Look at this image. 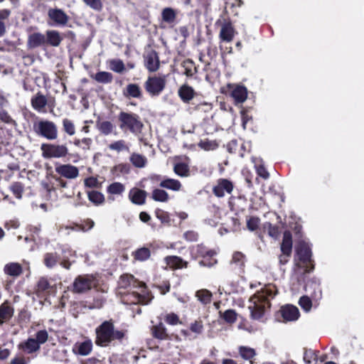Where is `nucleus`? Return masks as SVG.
Here are the masks:
<instances>
[{
    "label": "nucleus",
    "instance_id": "obj_53",
    "mask_svg": "<svg viewBox=\"0 0 364 364\" xmlns=\"http://www.w3.org/2000/svg\"><path fill=\"white\" fill-rule=\"evenodd\" d=\"M155 215L162 224L166 225H171L170 215L168 212L160 208H156L155 210Z\"/></svg>",
    "mask_w": 364,
    "mask_h": 364
},
{
    "label": "nucleus",
    "instance_id": "obj_25",
    "mask_svg": "<svg viewBox=\"0 0 364 364\" xmlns=\"http://www.w3.org/2000/svg\"><path fill=\"white\" fill-rule=\"evenodd\" d=\"M164 260L166 264L172 269H186L188 267V262L178 256H166Z\"/></svg>",
    "mask_w": 364,
    "mask_h": 364
},
{
    "label": "nucleus",
    "instance_id": "obj_19",
    "mask_svg": "<svg viewBox=\"0 0 364 364\" xmlns=\"http://www.w3.org/2000/svg\"><path fill=\"white\" fill-rule=\"evenodd\" d=\"M196 94L194 88L188 83H183L178 90V96L183 103H189Z\"/></svg>",
    "mask_w": 364,
    "mask_h": 364
},
{
    "label": "nucleus",
    "instance_id": "obj_23",
    "mask_svg": "<svg viewBox=\"0 0 364 364\" xmlns=\"http://www.w3.org/2000/svg\"><path fill=\"white\" fill-rule=\"evenodd\" d=\"M178 12L171 7H166L161 11V21L173 28L177 23Z\"/></svg>",
    "mask_w": 364,
    "mask_h": 364
},
{
    "label": "nucleus",
    "instance_id": "obj_27",
    "mask_svg": "<svg viewBox=\"0 0 364 364\" xmlns=\"http://www.w3.org/2000/svg\"><path fill=\"white\" fill-rule=\"evenodd\" d=\"M18 348L26 354H32L38 351L41 348L38 343L33 338H28L27 340L21 342L18 345Z\"/></svg>",
    "mask_w": 364,
    "mask_h": 364
},
{
    "label": "nucleus",
    "instance_id": "obj_5",
    "mask_svg": "<svg viewBox=\"0 0 364 364\" xmlns=\"http://www.w3.org/2000/svg\"><path fill=\"white\" fill-rule=\"evenodd\" d=\"M190 254L194 260L200 259L198 264L201 267L210 268L218 263V259L215 258L217 252L213 249H209L203 243L191 247Z\"/></svg>",
    "mask_w": 364,
    "mask_h": 364
},
{
    "label": "nucleus",
    "instance_id": "obj_49",
    "mask_svg": "<svg viewBox=\"0 0 364 364\" xmlns=\"http://www.w3.org/2000/svg\"><path fill=\"white\" fill-rule=\"evenodd\" d=\"M11 15V11L8 9H0V37L6 33L5 21L8 20Z\"/></svg>",
    "mask_w": 364,
    "mask_h": 364
},
{
    "label": "nucleus",
    "instance_id": "obj_39",
    "mask_svg": "<svg viewBox=\"0 0 364 364\" xmlns=\"http://www.w3.org/2000/svg\"><path fill=\"white\" fill-rule=\"evenodd\" d=\"M46 44L57 47L60 44L62 38L60 37L59 32L56 31H48L46 32Z\"/></svg>",
    "mask_w": 364,
    "mask_h": 364
},
{
    "label": "nucleus",
    "instance_id": "obj_17",
    "mask_svg": "<svg viewBox=\"0 0 364 364\" xmlns=\"http://www.w3.org/2000/svg\"><path fill=\"white\" fill-rule=\"evenodd\" d=\"M48 16L53 24L58 26H65L68 21L69 16L66 13L60 9H50L48 11Z\"/></svg>",
    "mask_w": 364,
    "mask_h": 364
},
{
    "label": "nucleus",
    "instance_id": "obj_35",
    "mask_svg": "<svg viewBox=\"0 0 364 364\" xmlns=\"http://www.w3.org/2000/svg\"><path fill=\"white\" fill-rule=\"evenodd\" d=\"M151 250L149 247H142L137 248L136 250L132 252V256L134 259L139 262H144L148 260L151 257Z\"/></svg>",
    "mask_w": 364,
    "mask_h": 364
},
{
    "label": "nucleus",
    "instance_id": "obj_2",
    "mask_svg": "<svg viewBox=\"0 0 364 364\" xmlns=\"http://www.w3.org/2000/svg\"><path fill=\"white\" fill-rule=\"evenodd\" d=\"M74 255L75 252L68 245H58L55 251L43 255V263L48 269H53L59 264L65 269H70L72 265L70 258Z\"/></svg>",
    "mask_w": 364,
    "mask_h": 364
},
{
    "label": "nucleus",
    "instance_id": "obj_57",
    "mask_svg": "<svg viewBox=\"0 0 364 364\" xmlns=\"http://www.w3.org/2000/svg\"><path fill=\"white\" fill-rule=\"evenodd\" d=\"M10 190L16 198L21 199L24 191V187L22 183L16 181L11 184Z\"/></svg>",
    "mask_w": 364,
    "mask_h": 364
},
{
    "label": "nucleus",
    "instance_id": "obj_20",
    "mask_svg": "<svg viewBox=\"0 0 364 364\" xmlns=\"http://www.w3.org/2000/svg\"><path fill=\"white\" fill-rule=\"evenodd\" d=\"M46 44V36L39 32L33 33L28 36L26 46L28 49H34Z\"/></svg>",
    "mask_w": 364,
    "mask_h": 364
},
{
    "label": "nucleus",
    "instance_id": "obj_13",
    "mask_svg": "<svg viewBox=\"0 0 364 364\" xmlns=\"http://www.w3.org/2000/svg\"><path fill=\"white\" fill-rule=\"evenodd\" d=\"M275 318L280 322H289L296 321L300 313L299 309L291 304H286L280 307L279 310L275 313Z\"/></svg>",
    "mask_w": 364,
    "mask_h": 364
},
{
    "label": "nucleus",
    "instance_id": "obj_43",
    "mask_svg": "<svg viewBox=\"0 0 364 364\" xmlns=\"http://www.w3.org/2000/svg\"><path fill=\"white\" fill-rule=\"evenodd\" d=\"M96 126L101 134L107 136L112 133L114 129L113 124L109 121H100L96 122Z\"/></svg>",
    "mask_w": 364,
    "mask_h": 364
},
{
    "label": "nucleus",
    "instance_id": "obj_30",
    "mask_svg": "<svg viewBox=\"0 0 364 364\" xmlns=\"http://www.w3.org/2000/svg\"><path fill=\"white\" fill-rule=\"evenodd\" d=\"M181 67L183 68L182 74L188 78H192L198 73V68L192 59L183 60L181 63Z\"/></svg>",
    "mask_w": 364,
    "mask_h": 364
},
{
    "label": "nucleus",
    "instance_id": "obj_3",
    "mask_svg": "<svg viewBox=\"0 0 364 364\" xmlns=\"http://www.w3.org/2000/svg\"><path fill=\"white\" fill-rule=\"evenodd\" d=\"M96 338L95 343L97 346L107 347L112 341H121L125 336V332L115 330L112 319L103 321L95 328Z\"/></svg>",
    "mask_w": 364,
    "mask_h": 364
},
{
    "label": "nucleus",
    "instance_id": "obj_11",
    "mask_svg": "<svg viewBox=\"0 0 364 364\" xmlns=\"http://www.w3.org/2000/svg\"><path fill=\"white\" fill-rule=\"evenodd\" d=\"M260 294H254L250 298V302L252 303L249 306L251 318L254 320H259L263 317L267 308H270L271 303L266 300L264 296Z\"/></svg>",
    "mask_w": 364,
    "mask_h": 364
},
{
    "label": "nucleus",
    "instance_id": "obj_4",
    "mask_svg": "<svg viewBox=\"0 0 364 364\" xmlns=\"http://www.w3.org/2000/svg\"><path fill=\"white\" fill-rule=\"evenodd\" d=\"M117 122L119 129L124 133L130 132L134 135H139L144 129L139 115L132 112H120L117 116Z\"/></svg>",
    "mask_w": 364,
    "mask_h": 364
},
{
    "label": "nucleus",
    "instance_id": "obj_9",
    "mask_svg": "<svg viewBox=\"0 0 364 364\" xmlns=\"http://www.w3.org/2000/svg\"><path fill=\"white\" fill-rule=\"evenodd\" d=\"M33 129L38 136L50 141H54L58 137V128L56 124L50 120L40 119L34 122Z\"/></svg>",
    "mask_w": 364,
    "mask_h": 364
},
{
    "label": "nucleus",
    "instance_id": "obj_24",
    "mask_svg": "<svg viewBox=\"0 0 364 364\" xmlns=\"http://www.w3.org/2000/svg\"><path fill=\"white\" fill-rule=\"evenodd\" d=\"M235 30L230 21H225L221 26L219 38L222 41L231 42L235 36Z\"/></svg>",
    "mask_w": 364,
    "mask_h": 364
},
{
    "label": "nucleus",
    "instance_id": "obj_21",
    "mask_svg": "<svg viewBox=\"0 0 364 364\" xmlns=\"http://www.w3.org/2000/svg\"><path fill=\"white\" fill-rule=\"evenodd\" d=\"M150 332L153 338L159 341L171 340V336L167 332V328L162 322L153 325L150 328Z\"/></svg>",
    "mask_w": 364,
    "mask_h": 364
},
{
    "label": "nucleus",
    "instance_id": "obj_22",
    "mask_svg": "<svg viewBox=\"0 0 364 364\" xmlns=\"http://www.w3.org/2000/svg\"><path fill=\"white\" fill-rule=\"evenodd\" d=\"M147 193L146 191L138 188L130 189L128 197L131 202L135 205H141L146 203Z\"/></svg>",
    "mask_w": 364,
    "mask_h": 364
},
{
    "label": "nucleus",
    "instance_id": "obj_28",
    "mask_svg": "<svg viewBox=\"0 0 364 364\" xmlns=\"http://www.w3.org/2000/svg\"><path fill=\"white\" fill-rule=\"evenodd\" d=\"M52 286L46 277H41L38 281L35 287V293L38 297H43L47 296Z\"/></svg>",
    "mask_w": 364,
    "mask_h": 364
},
{
    "label": "nucleus",
    "instance_id": "obj_32",
    "mask_svg": "<svg viewBox=\"0 0 364 364\" xmlns=\"http://www.w3.org/2000/svg\"><path fill=\"white\" fill-rule=\"evenodd\" d=\"M227 150L229 153H237L240 156L244 157L245 147L243 143H239L237 139H232L227 144Z\"/></svg>",
    "mask_w": 364,
    "mask_h": 364
},
{
    "label": "nucleus",
    "instance_id": "obj_60",
    "mask_svg": "<svg viewBox=\"0 0 364 364\" xmlns=\"http://www.w3.org/2000/svg\"><path fill=\"white\" fill-rule=\"evenodd\" d=\"M31 313L28 309L23 308L21 309L18 314L17 321L18 323H28L31 320Z\"/></svg>",
    "mask_w": 364,
    "mask_h": 364
},
{
    "label": "nucleus",
    "instance_id": "obj_14",
    "mask_svg": "<svg viewBox=\"0 0 364 364\" xmlns=\"http://www.w3.org/2000/svg\"><path fill=\"white\" fill-rule=\"evenodd\" d=\"M227 88L229 95L233 99L235 105L238 106L247 100L248 91L245 85L229 83L227 85Z\"/></svg>",
    "mask_w": 364,
    "mask_h": 364
},
{
    "label": "nucleus",
    "instance_id": "obj_63",
    "mask_svg": "<svg viewBox=\"0 0 364 364\" xmlns=\"http://www.w3.org/2000/svg\"><path fill=\"white\" fill-rule=\"evenodd\" d=\"M299 304L303 310L309 311L312 306V301L308 296H302L299 300Z\"/></svg>",
    "mask_w": 364,
    "mask_h": 364
},
{
    "label": "nucleus",
    "instance_id": "obj_61",
    "mask_svg": "<svg viewBox=\"0 0 364 364\" xmlns=\"http://www.w3.org/2000/svg\"><path fill=\"white\" fill-rule=\"evenodd\" d=\"M164 321L167 324L171 326L181 324L179 316L173 312L167 314L164 317Z\"/></svg>",
    "mask_w": 364,
    "mask_h": 364
},
{
    "label": "nucleus",
    "instance_id": "obj_33",
    "mask_svg": "<svg viewBox=\"0 0 364 364\" xmlns=\"http://www.w3.org/2000/svg\"><path fill=\"white\" fill-rule=\"evenodd\" d=\"M92 349V343L88 339L81 343H77L73 348V351L80 355H88Z\"/></svg>",
    "mask_w": 364,
    "mask_h": 364
},
{
    "label": "nucleus",
    "instance_id": "obj_50",
    "mask_svg": "<svg viewBox=\"0 0 364 364\" xmlns=\"http://www.w3.org/2000/svg\"><path fill=\"white\" fill-rule=\"evenodd\" d=\"M196 296L198 299L203 304H208L211 302L212 293L207 289H200L196 291Z\"/></svg>",
    "mask_w": 364,
    "mask_h": 364
},
{
    "label": "nucleus",
    "instance_id": "obj_34",
    "mask_svg": "<svg viewBox=\"0 0 364 364\" xmlns=\"http://www.w3.org/2000/svg\"><path fill=\"white\" fill-rule=\"evenodd\" d=\"M159 185L163 188L173 191H179L182 188V184L178 180L170 178H164Z\"/></svg>",
    "mask_w": 364,
    "mask_h": 364
},
{
    "label": "nucleus",
    "instance_id": "obj_64",
    "mask_svg": "<svg viewBox=\"0 0 364 364\" xmlns=\"http://www.w3.org/2000/svg\"><path fill=\"white\" fill-rule=\"evenodd\" d=\"M87 6L93 10L100 11L102 9L103 4L101 0H82Z\"/></svg>",
    "mask_w": 364,
    "mask_h": 364
},
{
    "label": "nucleus",
    "instance_id": "obj_42",
    "mask_svg": "<svg viewBox=\"0 0 364 364\" xmlns=\"http://www.w3.org/2000/svg\"><path fill=\"white\" fill-rule=\"evenodd\" d=\"M151 198L156 202L166 203L169 200L168 193L164 189L155 188L151 193Z\"/></svg>",
    "mask_w": 364,
    "mask_h": 364
},
{
    "label": "nucleus",
    "instance_id": "obj_38",
    "mask_svg": "<svg viewBox=\"0 0 364 364\" xmlns=\"http://www.w3.org/2000/svg\"><path fill=\"white\" fill-rule=\"evenodd\" d=\"M252 161L255 164L257 174L264 180L268 179L269 178V173L265 168L262 161L255 157H252Z\"/></svg>",
    "mask_w": 364,
    "mask_h": 364
},
{
    "label": "nucleus",
    "instance_id": "obj_52",
    "mask_svg": "<svg viewBox=\"0 0 364 364\" xmlns=\"http://www.w3.org/2000/svg\"><path fill=\"white\" fill-rule=\"evenodd\" d=\"M1 123L11 126L16 125V121L12 118L10 114L4 108H0V124Z\"/></svg>",
    "mask_w": 364,
    "mask_h": 364
},
{
    "label": "nucleus",
    "instance_id": "obj_8",
    "mask_svg": "<svg viewBox=\"0 0 364 364\" xmlns=\"http://www.w3.org/2000/svg\"><path fill=\"white\" fill-rule=\"evenodd\" d=\"M311 257V248L309 243L304 240L299 241L295 246V259L303 264L305 272L309 273L314 269V262Z\"/></svg>",
    "mask_w": 364,
    "mask_h": 364
},
{
    "label": "nucleus",
    "instance_id": "obj_12",
    "mask_svg": "<svg viewBox=\"0 0 364 364\" xmlns=\"http://www.w3.org/2000/svg\"><path fill=\"white\" fill-rule=\"evenodd\" d=\"M165 76H149L144 84L146 92L151 97L159 96L165 89Z\"/></svg>",
    "mask_w": 364,
    "mask_h": 364
},
{
    "label": "nucleus",
    "instance_id": "obj_54",
    "mask_svg": "<svg viewBox=\"0 0 364 364\" xmlns=\"http://www.w3.org/2000/svg\"><path fill=\"white\" fill-rule=\"evenodd\" d=\"M231 262L235 264L240 269H243L245 264V255L241 252H235Z\"/></svg>",
    "mask_w": 364,
    "mask_h": 364
},
{
    "label": "nucleus",
    "instance_id": "obj_31",
    "mask_svg": "<svg viewBox=\"0 0 364 364\" xmlns=\"http://www.w3.org/2000/svg\"><path fill=\"white\" fill-rule=\"evenodd\" d=\"M123 95L127 98L141 99L143 97L141 89L138 84H128L123 90Z\"/></svg>",
    "mask_w": 364,
    "mask_h": 364
},
{
    "label": "nucleus",
    "instance_id": "obj_51",
    "mask_svg": "<svg viewBox=\"0 0 364 364\" xmlns=\"http://www.w3.org/2000/svg\"><path fill=\"white\" fill-rule=\"evenodd\" d=\"M63 131L69 136H73L75 134V126L73 122L68 119L64 118L62 121Z\"/></svg>",
    "mask_w": 364,
    "mask_h": 364
},
{
    "label": "nucleus",
    "instance_id": "obj_45",
    "mask_svg": "<svg viewBox=\"0 0 364 364\" xmlns=\"http://www.w3.org/2000/svg\"><path fill=\"white\" fill-rule=\"evenodd\" d=\"M134 167L144 168L147 164V159L142 154L133 153L129 158Z\"/></svg>",
    "mask_w": 364,
    "mask_h": 364
},
{
    "label": "nucleus",
    "instance_id": "obj_56",
    "mask_svg": "<svg viewBox=\"0 0 364 364\" xmlns=\"http://www.w3.org/2000/svg\"><path fill=\"white\" fill-rule=\"evenodd\" d=\"M108 148L112 151H117V152H120L122 151H128L129 147L126 144L125 141L120 139L118 141H115L108 145Z\"/></svg>",
    "mask_w": 364,
    "mask_h": 364
},
{
    "label": "nucleus",
    "instance_id": "obj_59",
    "mask_svg": "<svg viewBox=\"0 0 364 364\" xmlns=\"http://www.w3.org/2000/svg\"><path fill=\"white\" fill-rule=\"evenodd\" d=\"M260 219L258 217L250 216L247 218V228L250 231H255L259 229Z\"/></svg>",
    "mask_w": 364,
    "mask_h": 364
},
{
    "label": "nucleus",
    "instance_id": "obj_29",
    "mask_svg": "<svg viewBox=\"0 0 364 364\" xmlns=\"http://www.w3.org/2000/svg\"><path fill=\"white\" fill-rule=\"evenodd\" d=\"M292 235L289 230H285L281 243V252L286 256H291L292 253Z\"/></svg>",
    "mask_w": 364,
    "mask_h": 364
},
{
    "label": "nucleus",
    "instance_id": "obj_15",
    "mask_svg": "<svg viewBox=\"0 0 364 364\" xmlns=\"http://www.w3.org/2000/svg\"><path fill=\"white\" fill-rule=\"evenodd\" d=\"M144 67L151 73L157 71L160 68V59L158 52L153 49L151 46L146 49L144 54Z\"/></svg>",
    "mask_w": 364,
    "mask_h": 364
},
{
    "label": "nucleus",
    "instance_id": "obj_26",
    "mask_svg": "<svg viewBox=\"0 0 364 364\" xmlns=\"http://www.w3.org/2000/svg\"><path fill=\"white\" fill-rule=\"evenodd\" d=\"M31 104L33 109L39 112H43L45 107L48 105V99L42 92L38 91L36 95L32 96Z\"/></svg>",
    "mask_w": 364,
    "mask_h": 364
},
{
    "label": "nucleus",
    "instance_id": "obj_47",
    "mask_svg": "<svg viewBox=\"0 0 364 364\" xmlns=\"http://www.w3.org/2000/svg\"><path fill=\"white\" fill-rule=\"evenodd\" d=\"M87 197L90 202L95 205H99L105 202L104 195L98 191H87Z\"/></svg>",
    "mask_w": 364,
    "mask_h": 364
},
{
    "label": "nucleus",
    "instance_id": "obj_41",
    "mask_svg": "<svg viewBox=\"0 0 364 364\" xmlns=\"http://www.w3.org/2000/svg\"><path fill=\"white\" fill-rule=\"evenodd\" d=\"M262 294L261 296H264L266 300L269 301L271 299H273L275 295L277 294V289L275 285L268 284L265 286L264 289L261 291H257L255 294Z\"/></svg>",
    "mask_w": 364,
    "mask_h": 364
},
{
    "label": "nucleus",
    "instance_id": "obj_40",
    "mask_svg": "<svg viewBox=\"0 0 364 364\" xmlns=\"http://www.w3.org/2000/svg\"><path fill=\"white\" fill-rule=\"evenodd\" d=\"M91 77L99 83L108 84L113 80V75L106 71H99Z\"/></svg>",
    "mask_w": 364,
    "mask_h": 364
},
{
    "label": "nucleus",
    "instance_id": "obj_37",
    "mask_svg": "<svg viewBox=\"0 0 364 364\" xmlns=\"http://www.w3.org/2000/svg\"><path fill=\"white\" fill-rule=\"evenodd\" d=\"M4 271L7 275L17 277L22 274L23 269L19 263L10 262L4 266Z\"/></svg>",
    "mask_w": 364,
    "mask_h": 364
},
{
    "label": "nucleus",
    "instance_id": "obj_44",
    "mask_svg": "<svg viewBox=\"0 0 364 364\" xmlns=\"http://www.w3.org/2000/svg\"><path fill=\"white\" fill-rule=\"evenodd\" d=\"M263 229L267 231L269 237L277 239L281 233L280 228L278 225H273L270 222H266L263 224Z\"/></svg>",
    "mask_w": 364,
    "mask_h": 364
},
{
    "label": "nucleus",
    "instance_id": "obj_48",
    "mask_svg": "<svg viewBox=\"0 0 364 364\" xmlns=\"http://www.w3.org/2000/svg\"><path fill=\"white\" fill-rule=\"evenodd\" d=\"M173 171L179 176L187 177L189 176L190 169L187 164L179 162L174 165Z\"/></svg>",
    "mask_w": 364,
    "mask_h": 364
},
{
    "label": "nucleus",
    "instance_id": "obj_62",
    "mask_svg": "<svg viewBox=\"0 0 364 364\" xmlns=\"http://www.w3.org/2000/svg\"><path fill=\"white\" fill-rule=\"evenodd\" d=\"M48 333L46 330L43 329L36 332L34 341H36L41 347V346L44 344L48 341Z\"/></svg>",
    "mask_w": 364,
    "mask_h": 364
},
{
    "label": "nucleus",
    "instance_id": "obj_7",
    "mask_svg": "<svg viewBox=\"0 0 364 364\" xmlns=\"http://www.w3.org/2000/svg\"><path fill=\"white\" fill-rule=\"evenodd\" d=\"M41 155L46 159H70L73 156L65 144L43 143L41 145Z\"/></svg>",
    "mask_w": 364,
    "mask_h": 364
},
{
    "label": "nucleus",
    "instance_id": "obj_18",
    "mask_svg": "<svg viewBox=\"0 0 364 364\" xmlns=\"http://www.w3.org/2000/svg\"><path fill=\"white\" fill-rule=\"evenodd\" d=\"M14 314V308L8 300L0 305V326L8 323Z\"/></svg>",
    "mask_w": 364,
    "mask_h": 364
},
{
    "label": "nucleus",
    "instance_id": "obj_1",
    "mask_svg": "<svg viewBox=\"0 0 364 364\" xmlns=\"http://www.w3.org/2000/svg\"><path fill=\"white\" fill-rule=\"evenodd\" d=\"M119 289H129L132 291L129 296L132 299L130 302L133 304H148L153 296L146 284L136 279L132 274L125 273L120 276L118 281Z\"/></svg>",
    "mask_w": 364,
    "mask_h": 364
},
{
    "label": "nucleus",
    "instance_id": "obj_16",
    "mask_svg": "<svg viewBox=\"0 0 364 364\" xmlns=\"http://www.w3.org/2000/svg\"><path fill=\"white\" fill-rule=\"evenodd\" d=\"M234 188L233 183L227 178H219L213 187V193L218 198H223L225 193L231 194Z\"/></svg>",
    "mask_w": 364,
    "mask_h": 364
},
{
    "label": "nucleus",
    "instance_id": "obj_36",
    "mask_svg": "<svg viewBox=\"0 0 364 364\" xmlns=\"http://www.w3.org/2000/svg\"><path fill=\"white\" fill-rule=\"evenodd\" d=\"M238 353L240 357L245 360H249L250 364H254L252 359L257 355L256 350L250 347L240 346L238 347Z\"/></svg>",
    "mask_w": 364,
    "mask_h": 364
},
{
    "label": "nucleus",
    "instance_id": "obj_6",
    "mask_svg": "<svg viewBox=\"0 0 364 364\" xmlns=\"http://www.w3.org/2000/svg\"><path fill=\"white\" fill-rule=\"evenodd\" d=\"M55 171L56 174H50V176L56 181L58 187L63 188L68 187V183L63 178L72 180L79 176L78 168L70 164L56 162L55 164Z\"/></svg>",
    "mask_w": 364,
    "mask_h": 364
},
{
    "label": "nucleus",
    "instance_id": "obj_58",
    "mask_svg": "<svg viewBox=\"0 0 364 364\" xmlns=\"http://www.w3.org/2000/svg\"><path fill=\"white\" fill-rule=\"evenodd\" d=\"M110 69L118 73H122L125 70L123 61L120 59H114L109 61Z\"/></svg>",
    "mask_w": 364,
    "mask_h": 364
},
{
    "label": "nucleus",
    "instance_id": "obj_46",
    "mask_svg": "<svg viewBox=\"0 0 364 364\" xmlns=\"http://www.w3.org/2000/svg\"><path fill=\"white\" fill-rule=\"evenodd\" d=\"M220 317L223 318L227 323L232 324L235 323L237 318V314L234 309H228L223 313L219 312Z\"/></svg>",
    "mask_w": 364,
    "mask_h": 364
},
{
    "label": "nucleus",
    "instance_id": "obj_55",
    "mask_svg": "<svg viewBox=\"0 0 364 364\" xmlns=\"http://www.w3.org/2000/svg\"><path fill=\"white\" fill-rule=\"evenodd\" d=\"M125 190L124 186L119 182H114L109 185L107 191L110 194H122Z\"/></svg>",
    "mask_w": 364,
    "mask_h": 364
},
{
    "label": "nucleus",
    "instance_id": "obj_10",
    "mask_svg": "<svg viewBox=\"0 0 364 364\" xmlns=\"http://www.w3.org/2000/svg\"><path fill=\"white\" fill-rule=\"evenodd\" d=\"M98 285L99 281L96 276L89 274L78 275L74 279L70 291L75 294H84L97 288Z\"/></svg>",
    "mask_w": 364,
    "mask_h": 364
}]
</instances>
